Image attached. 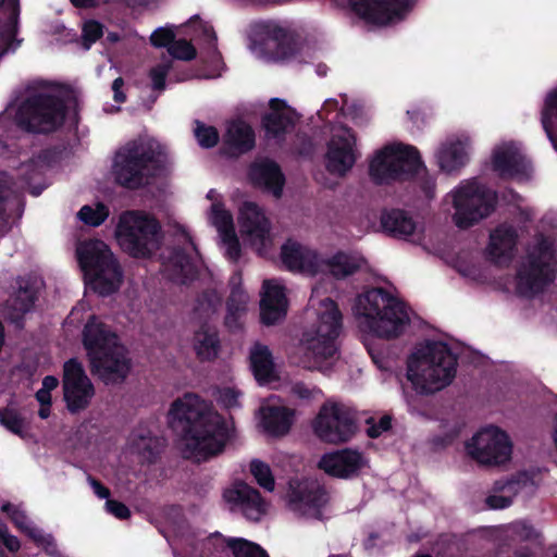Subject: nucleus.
Returning a JSON list of instances; mask_svg holds the SVG:
<instances>
[{"mask_svg": "<svg viewBox=\"0 0 557 557\" xmlns=\"http://www.w3.org/2000/svg\"><path fill=\"white\" fill-rule=\"evenodd\" d=\"M170 418L183 432L187 447L198 461L222 453L230 440L224 418L212 411L198 395L188 393L173 401Z\"/></svg>", "mask_w": 557, "mask_h": 557, "instance_id": "1", "label": "nucleus"}, {"mask_svg": "<svg viewBox=\"0 0 557 557\" xmlns=\"http://www.w3.org/2000/svg\"><path fill=\"white\" fill-rule=\"evenodd\" d=\"M82 343L91 372L104 384H120L126 380L132 370V359L111 326L97 315H90L82 332Z\"/></svg>", "mask_w": 557, "mask_h": 557, "instance_id": "2", "label": "nucleus"}, {"mask_svg": "<svg viewBox=\"0 0 557 557\" xmlns=\"http://www.w3.org/2000/svg\"><path fill=\"white\" fill-rule=\"evenodd\" d=\"M369 176L377 185L416 182L428 199L435 196L436 182L424 165L419 150L410 145H387L369 163Z\"/></svg>", "mask_w": 557, "mask_h": 557, "instance_id": "3", "label": "nucleus"}, {"mask_svg": "<svg viewBox=\"0 0 557 557\" xmlns=\"http://www.w3.org/2000/svg\"><path fill=\"white\" fill-rule=\"evenodd\" d=\"M164 147L154 139H136L121 147L114 157L115 183L129 190L146 187L165 168Z\"/></svg>", "mask_w": 557, "mask_h": 557, "instance_id": "4", "label": "nucleus"}, {"mask_svg": "<svg viewBox=\"0 0 557 557\" xmlns=\"http://www.w3.org/2000/svg\"><path fill=\"white\" fill-rule=\"evenodd\" d=\"M457 366L448 344L428 341L408 357L407 380L419 394H433L453 382Z\"/></svg>", "mask_w": 557, "mask_h": 557, "instance_id": "5", "label": "nucleus"}, {"mask_svg": "<svg viewBox=\"0 0 557 557\" xmlns=\"http://www.w3.org/2000/svg\"><path fill=\"white\" fill-rule=\"evenodd\" d=\"M355 310L361 327L380 338H397L410 323L405 304L383 288L359 295Z\"/></svg>", "mask_w": 557, "mask_h": 557, "instance_id": "6", "label": "nucleus"}, {"mask_svg": "<svg viewBox=\"0 0 557 557\" xmlns=\"http://www.w3.org/2000/svg\"><path fill=\"white\" fill-rule=\"evenodd\" d=\"M117 242L128 256L135 259H150L163 240L160 221L143 210L124 211L115 228Z\"/></svg>", "mask_w": 557, "mask_h": 557, "instance_id": "7", "label": "nucleus"}, {"mask_svg": "<svg viewBox=\"0 0 557 557\" xmlns=\"http://www.w3.org/2000/svg\"><path fill=\"white\" fill-rule=\"evenodd\" d=\"M76 255L94 292L106 297L119 290L123 272L117 259L103 240L89 239L79 243Z\"/></svg>", "mask_w": 557, "mask_h": 557, "instance_id": "8", "label": "nucleus"}, {"mask_svg": "<svg viewBox=\"0 0 557 557\" xmlns=\"http://www.w3.org/2000/svg\"><path fill=\"white\" fill-rule=\"evenodd\" d=\"M343 327V315L331 298L320 302L317 322L302 333L301 345L305 356L312 359L315 366L334 357L337 351L336 339Z\"/></svg>", "mask_w": 557, "mask_h": 557, "instance_id": "9", "label": "nucleus"}, {"mask_svg": "<svg viewBox=\"0 0 557 557\" xmlns=\"http://www.w3.org/2000/svg\"><path fill=\"white\" fill-rule=\"evenodd\" d=\"M66 104L64 100L51 94L36 92L28 95L15 112L16 126L28 134H51L65 121Z\"/></svg>", "mask_w": 557, "mask_h": 557, "instance_id": "10", "label": "nucleus"}, {"mask_svg": "<svg viewBox=\"0 0 557 557\" xmlns=\"http://www.w3.org/2000/svg\"><path fill=\"white\" fill-rule=\"evenodd\" d=\"M557 273V258L553 243L545 236L537 239L525 261L517 270V290L520 295L532 297L554 283Z\"/></svg>", "mask_w": 557, "mask_h": 557, "instance_id": "11", "label": "nucleus"}, {"mask_svg": "<svg viewBox=\"0 0 557 557\" xmlns=\"http://www.w3.org/2000/svg\"><path fill=\"white\" fill-rule=\"evenodd\" d=\"M497 193L476 181L461 184L454 193L453 205L456 210V226L467 230L494 212Z\"/></svg>", "mask_w": 557, "mask_h": 557, "instance_id": "12", "label": "nucleus"}, {"mask_svg": "<svg viewBox=\"0 0 557 557\" xmlns=\"http://www.w3.org/2000/svg\"><path fill=\"white\" fill-rule=\"evenodd\" d=\"M472 459L484 466H499L510 460L512 443L498 426L490 425L479 431L466 444Z\"/></svg>", "mask_w": 557, "mask_h": 557, "instance_id": "13", "label": "nucleus"}, {"mask_svg": "<svg viewBox=\"0 0 557 557\" xmlns=\"http://www.w3.org/2000/svg\"><path fill=\"white\" fill-rule=\"evenodd\" d=\"M354 413L342 404H324L313 423L317 436L323 442L339 444L348 442L356 432Z\"/></svg>", "mask_w": 557, "mask_h": 557, "instance_id": "14", "label": "nucleus"}, {"mask_svg": "<svg viewBox=\"0 0 557 557\" xmlns=\"http://www.w3.org/2000/svg\"><path fill=\"white\" fill-rule=\"evenodd\" d=\"M62 389L66 409L71 414L86 410L91 404L95 386L77 358H71L63 364Z\"/></svg>", "mask_w": 557, "mask_h": 557, "instance_id": "15", "label": "nucleus"}, {"mask_svg": "<svg viewBox=\"0 0 557 557\" xmlns=\"http://www.w3.org/2000/svg\"><path fill=\"white\" fill-rule=\"evenodd\" d=\"M243 240L259 256H265L273 246L271 223L255 202H244L238 215Z\"/></svg>", "mask_w": 557, "mask_h": 557, "instance_id": "16", "label": "nucleus"}, {"mask_svg": "<svg viewBox=\"0 0 557 557\" xmlns=\"http://www.w3.org/2000/svg\"><path fill=\"white\" fill-rule=\"evenodd\" d=\"M414 0H348L351 11L369 24L386 25L401 18Z\"/></svg>", "mask_w": 557, "mask_h": 557, "instance_id": "17", "label": "nucleus"}, {"mask_svg": "<svg viewBox=\"0 0 557 557\" xmlns=\"http://www.w3.org/2000/svg\"><path fill=\"white\" fill-rule=\"evenodd\" d=\"M343 131L344 134L331 137L325 154L327 171L338 176L346 175L357 161L356 134L347 126H344Z\"/></svg>", "mask_w": 557, "mask_h": 557, "instance_id": "18", "label": "nucleus"}, {"mask_svg": "<svg viewBox=\"0 0 557 557\" xmlns=\"http://www.w3.org/2000/svg\"><path fill=\"white\" fill-rule=\"evenodd\" d=\"M320 253L300 243L287 239L281 247V261L290 272L309 275L319 274L318 261Z\"/></svg>", "mask_w": 557, "mask_h": 557, "instance_id": "19", "label": "nucleus"}, {"mask_svg": "<svg viewBox=\"0 0 557 557\" xmlns=\"http://www.w3.org/2000/svg\"><path fill=\"white\" fill-rule=\"evenodd\" d=\"M226 503L238 508L251 521H258L264 513V502L260 492L245 482H237L223 493Z\"/></svg>", "mask_w": 557, "mask_h": 557, "instance_id": "20", "label": "nucleus"}, {"mask_svg": "<svg viewBox=\"0 0 557 557\" xmlns=\"http://www.w3.org/2000/svg\"><path fill=\"white\" fill-rule=\"evenodd\" d=\"M248 178L255 187L272 193L275 198L282 197L286 178L276 161L265 158L252 162L248 169Z\"/></svg>", "mask_w": 557, "mask_h": 557, "instance_id": "21", "label": "nucleus"}, {"mask_svg": "<svg viewBox=\"0 0 557 557\" xmlns=\"http://www.w3.org/2000/svg\"><path fill=\"white\" fill-rule=\"evenodd\" d=\"M327 502V494L323 486L317 482H297L290 485L289 506L295 511L302 513H321V509Z\"/></svg>", "mask_w": 557, "mask_h": 557, "instance_id": "22", "label": "nucleus"}, {"mask_svg": "<svg viewBox=\"0 0 557 557\" xmlns=\"http://www.w3.org/2000/svg\"><path fill=\"white\" fill-rule=\"evenodd\" d=\"M492 166L500 178H512L527 175L530 163L518 147L509 144L494 150Z\"/></svg>", "mask_w": 557, "mask_h": 557, "instance_id": "23", "label": "nucleus"}, {"mask_svg": "<svg viewBox=\"0 0 557 557\" xmlns=\"http://www.w3.org/2000/svg\"><path fill=\"white\" fill-rule=\"evenodd\" d=\"M263 50L271 59L284 61L294 58L298 53L297 41L285 28L267 24L263 26Z\"/></svg>", "mask_w": 557, "mask_h": 557, "instance_id": "24", "label": "nucleus"}, {"mask_svg": "<svg viewBox=\"0 0 557 557\" xmlns=\"http://www.w3.org/2000/svg\"><path fill=\"white\" fill-rule=\"evenodd\" d=\"M263 289L264 293L260 300V319L262 324L270 326L286 317L288 301L285 288L281 285L264 281Z\"/></svg>", "mask_w": 557, "mask_h": 557, "instance_id": "25", "label": "nucleus"}, {"mask_svg": "<svg viewBox=\"0 0 557 557\" xmlns=\"http://www.w3.org/2000/svg\"><path fill=\"white\" fill-rule=\"evenodd\" d=\"M320 467L332 476L348 479L357 474L363 467V457L358 450L345 448L324 455L320 461Z\"/></svg>", "mask_w": 557, "mask_h": 557, "instance_id": "26", "label": "nucleus"}, {"mask_svg": "<svg viewBox=\"0 0 557 557\" xmlns=\"http://www.w3.org/2000/svg\"><path fill=\"white\" fill-rule=\"evenodd\" d=\"M518 243L517 230L507 223L499 224L490 234L486 248L490 259L495 263L510 262Z\"/></svg>", "mask_w": 557, "mask_h": 557, "instance_id": "27", "label": "nucleus"}, {"mask_svg": "<svg viewBox=\"0 0 557 557\" xmlns=\"http://www.w3.org/2000/svg\"><path fill=\"white\" fill-rule=\"evenodd\" d=\"M380 226L384 234L397 239H407L414 234L417 223L412 215L399 208H384L380 213Z\"/></svg>", "mask_w": 557, "mask_h": 557, "instance_id": "28", "label": "nucleus"}, {"mask_svg": "<svg viewBox=\"0 0 557 557\" xmlns=\"http://www.w3.org/2000/svg\"><path fill=\"white\" fill-rule=\"evenodd\" d=\"M163 267L166 276L174 283L186 284L194 281L198 275V270L191 256L180 246L171 249Z\"/></svg>", "mask_w": 557, "mask_h": 557, "instance_id": "29", "label": "nucleus"}, {"mask_svg": "<svg viewBox=\"0 0 557 557\" xmlns=\"http://www.w3.org/2000/svg\"><path fill=\"white\" fill-rule=\"evenodd\" d=\"M224 148L234 156L251 151L256 146L253 128L243 120H234L228 123L223 136Z\"/></svg>", "mask_w": 557, "mask_h": 557, "instance_id": "30", "label": "nucleus"}, {"mask_svg": "<svg viewBox=\"0 0 557 557\" xmlns=\"http://www.w3.org/2000/svg\"><path fill=\"white\" fill-rule=\"evenodd\" d=\"M318 268L319 274H327L335 280H344L360 270V262L350 253L338 250L329 258H324L320 253Z\"/></svg>", "mask_w": 557, "mask_h": 557, "instance_id": "31", "label": "nucleus"}, {"mask_svg": "<svg viewBox=\"0 0 557 557\" xmlns=\"http://www.w3.org/2000/svg\"><path fill=\"white\" fill-rule=\"evenodd\" d=\"M193 349L201 362L215 360L221 349L218 330L208 323H202L194 333Z\"/></svg>", "mask_w": 557, "mask_h": 557, "instance_id": "32", "label": "nucleus"}, {"mask_svg": "<svg viewBox=\"0 0 557 557\" xmlns=\"http://www.w3.org/2000/svg\"><path fill=\"white\" fill-rule=\"evenodd\" d=\"M208 545L222 552L228 549L233 557H270L265 549L253 542L243 537H225L219 532L208 537Z\"/></svg>", "mask_w": 557, "mask_h": 557, "instance_id": "33", "label": "nucleus"}, {"mask_svg": "<svg viewBox=\"0 0 557 557\" xmlns=\"http://www.w3.org/2000/svg\"><path fill=\"white\" fill-rule=\"evenodd\" d=\"M250 369L257 382L269 383L274 379L273 355L267 345L255 343L249 351Z\"/></svg>", "mask_w": 557, "mask_h": 557, "instance_id": "34", "label": "nucleus"}, {"mask_svg": "<svg viewBox=\"0 0 557 557\" xmlns=\"http://www.w3.org/2000/svg\"><path fill=\"white\" fill-rule=\"evenodd\" d=\"M467 152L459 140L443 145L437 152V163L443 172L458 171L467 163Z\"/></svg>", "mask_w": 557, "mask_h": 557, "instance_id": "35", "label": "nucleus"}, {"mask_svg": "<svg viewBox=\"0 0 557 557\" xmlns=\"http://www.w3.org/2000/svg\"><path fill=\"white\" fill-rule=\"evenodd\" d=\"M296 124L295 114L264 113L261 117V126L265 136L271 139L284 140Z\"/></svg>", "mask_w": 557, "mask_h": 557, "instance_id": "36", "label": "nucleus"}, {"mask_svg": "<svg viewBox=\"0 0 557 557\" xmlns=\"http://www.w3.org/2000/svg\"><path fill=\"white\" fill-rule=\"evenodd\" d=\"M264 430L275 436L285 435L293 424V411L286 407H270L263 414Z\"/></svg>", "mask_w": 557, "mask_h": 557, "instance_id": "37", "label": "nucleus"}, {"mask_svg": "<svg viewBox=\"0 0 557 557\" xmlns=\"http://www.w3.org/2000/svg\"><path fill=\"white\" fill-rule=\"evenodd\" d=\"M1 510L5 512L13 524L22 532H24L28 537H30L37 544L51 543V536L42 535L37 529L29 527L28 518L24 511L20 510L17 507L12 505L11 503H5L2 505Z\"/></svg>", "mask_w": 557, "mask_h": 557, "instance_id": "38", "label": "nucleus"}, {"mask_svg": "<svg viewBox=\"0 0 557 557\" xmlns=\"http://www.w3.org/2000/svg\"><path fill=\"white\" fill-rule=\"evenodd\" d=\"M541 122L549 141L557 150V136L554 132V124L557 123V87L550 90L545 98Z\"/></svg>", "mask_w": 557, "mask_h": 557, "instance_id": "39", "label": "nucleus"}, {"mask_svg": "<svg viewBox=\"0 0 557 557\" xmlns=\"http://www.w3.org/2000/svg\"><path fill=\"white\" fill-rule=\"evenodd\" d=\"M10 14L4 22L0 23V40L8 47H12L18 32L20 2L9 0Z\"/></svg>", "mask_w": 557, "mask_h": 557, "instance_id": "40", "label": "nucleus"}, {"mask_svg": "<svg viewBox=\"0 0 557 557\" xmlns=\"http://www.w3.org/2000/svg\"><path fill=\"white\" fill-rule=\"evenodd\" d=\"M536 488L537 484L534 481V475L529 471L517 472L511 476V479L507 480L503 484L496 482L495 486V490L497 491H508L512 494H518L523 490H528L529 493L533 494Z\"/></svg>", "mask_w": 557, "mask_h": 557, "instance_id": "41", "label": "nucleus"}, {"mask_svg": "<svg viewBox=\"0 0 557 557\" xmlns=\"http://www.w3.org/2000/svg\"><path fill=\"white\" fill-rule=\"evenodd\" d=\"M18 283V289L13 297V308L21 313L29 312L37 298V289L28 282L21 280Z\"/></svg>", "mask_w": 557, "mask_h": 557, "instance_id": "42", "label": "nucleus"}, {"mask_svg": "<svg viewBox=\"0 0 557 557\" xmlns=\"http://www.w3.org/2000/svg\"><path fill=\"white\" fill-rule=\"evenodd\" d=\"M249 296L244 288L232 289L226 300V317L225 323L231 325L235 323L239 315L247 309Z\"/></svg>", "mask_w": 557, "mask_h": 557, "instance_id": "43", "label": "nucleus"}, {"mask_svg": "<svg viewBox=\"0 0 557 557\" xmlns=\"http://www.w3.org/2000/svg\"><path fill=\"white\" fill-rule=\"evenodd\" d=\"M109 216V209L106 205L99 202L96 208L88 205L83 206L78 211V218L86 225L97 227L101 225Z\"/></svg>", "mask_w": 557, "mask_h": 557, "instance_id": "44", "label": "nucleus"}, {"mask_svg": "<svg viewBox=\"0 0 557 557\" xmlns=\"http://www.w3.org/2000/svg\"><path fill=\"white\" fill-rule=\"evenodd\" d=\"M250 472L262 488L269 492L274 490L275 481L268 463L253 459L250 462Z\"/></svg>", "mask_w": 557, "mask_h": 557, "instance_id": "45", "label": "nucleus"}, {"mask_svg": "<svg viewBox=\"0 0 557 557\" xmlns=\"http://www.w3.org/2000/svg\"><path fill=\"white\" fill-rule=\"evenodd\" d=\"M0 424L15 435H23L24 419L15 408H0Z\"/></svg>", "mask_w": 557, "mask_h": 557, "instance_id": "46", "label": "nucleus"}, {"mask_svg": "<svg viewBox=\"0 0 557 557\" xmlns=\"http://www.w3.org/2000/svg\"><path fill=\"white\" fill-rule=\"evenodd\" d=\"M162 443L158 437H140L137 448L144 461L154 463L162 451Z\"/></svg>", "mask_w": 557, "mask_h": 557, "instance_id": "47", "label": "nucleus"}, {"mask_svg": "<svg viewBox=\"0 0 557 557\" xmlns=\"http://www.w3.org/2000/svg\"><path fill=\"white\" fill-rule=\"evenodd\" d=\"M64 150L65 148L61 145L41 149L29 160V163L35 165L40 164L47 168L52 166L61 161Z\"/></svg>", "mask_w": 557, "mask_h": 557, "instance_id": "48", "label": "nucleus"}, {"mask_svg": "<svg viewBox=\"0 0 557 557\" xmlns=\"http://www.w3.org/2000/svg\"><path fill=\"white\" fill-rule=\"evenodd\" d=\"M195 137L198 144L206 149L213 148L216 146L220 139L218 129L214 126H208L202 122L195 121Z\"/></svg>", "mask_w": 557, "mask_h": 557, "instance_id": "49", "label": "nucleus"}, {"mask_svg": "<svg viewBox=\"0 0 557 557\" xmlns=\"http://www.w3.org/2000/svg\"><path fill=\"white\" fill-rule=\"evenodd\" d=\"M103 36V25L96 20H88L82 28V46L89 50Z\"/></svg>", "mask_w": 557, "mask_h": 557, "instance_id": "50", "label": "nucleus"}, {"mask_svg": "<svg viewBox=\"0 0 557 557\" xmlns=\"http://www.w3.org/2000/svg\"><path fill=\"white\" fill-rule=\"evenodd\" d=\"M168 51L174 59L183 61H191L197 55L196 48L186 39L174 40Z\"/></svg>", "mask_w": 557, "mask_h": 557, "instance_id": "51", "label": "nucleus"}, {"mask_svg": "<svg viewBox=\"0 0 557 557\" xmlns=\"http://www.w3.org/2000/svg\"><path fill=\"white\" fill-rule=\"evenodd\" d=\"M367 435L370 438H377L384 432H387L392 429V418L387 414L381 417L379 421H375L373 418H369L367 420Z\"/></svg>", "mask_w": 557, "mask_h": 557, "instance_id": "52", "label": "nucleus"}, {"mask_svg": "<svg viewBox=\"0 0 557 557\" xmlns=\"http://www.w3.org/2000/svg\"><path fill=\"white\" fill-rule=\"evenodd\" d=\"M213 212V221L216 226L224 231L225 237L234 231L233 227V218L232 215L224 209L220 208L218 205L212 206Z\"/></svg>", "mask_w": 557, "mask_h": 557, "instance_id": "53", "label": "nucleus"}, {"mask_svg": "<svg viewBox=\"0 0 557 557\" xmlns=\"http://www.w3.org/2000/svg\"><path fill=\"white\" fill-rule=\"evenodd\" d=\"M175 40V33L170 28L159 27L150 36V44L156 48H169Z\"/></svg>", "mask_w": 557, "mask_h": 557, "instance_id": "54", "label": "nucleus"}, {"mask_svg": "<svg viewBox=\"0 0 557 557\" xmlns=\"http://www.w3.org/2000/svg\"><path fill=\"white\" fill-rule=\"evenodd\" d=\"M170 71V64L160 63L151 67L149 71V77L152 82V88L154 90H163L165 88L166 76Z\"/></svg>", "mask_w": 557, "mask_h": 557, "instance_id": "55", "label": "nucleus"}, {"mask_svg": "<svg viewBox=\"0 0 557 557\" xmlns=\"http://www.w3.org/2000/svg\"><path fill=\"white\" fill-rule=\"evenodd\" d=\"M106 509L109 513L120 520H125L131 517L129 508L124 503L116 499H108L106 502Z\"/></svg>", "mask_w": 557, "mask_h": 557, "instance_id": "56", "label": "nucleus"}, {"mask_svg": "<svg viewBox=\"0 0 557 557\" xmlns=\"http://www.w3.org/2000/svg\"><path fill=\"white\" fill-rule=\"evenodd\" d=\"M0 539L7 549L11 553H16L21 548L20 540L8 532L7 525H0Z\"/></svg>", "mask_w": 557, "mask_h": 557, "instance_id": "57", "label": "nucleus"}, {"mask_svg": "<svg viewBox=\"0 0 557 557\" xmlns=\"http://www.w3.org/2000/svg\"><path fill=\"white\" fill-rule=\"evenodd\" d=\"M512 496L490 495L486 497V505L491 509H505L511 506Z\"/></svg>", "mask_w": 557, "mask_h": 557, "instance_id": "58", "label": "nucleus"}, {"mask_svg": "<svg viewBox=\"0 0 557 557\" xmlns=\"http://www.w3.org/2000/svg\"><path fill=\"white\" fill-rule=\"evenodd\" d=\"M269 108H270V111L268 113H277V114H286V113H290V114H296L295 113V110L292 109L285 100L283 99H280V98H272L270 101H269Z\"/></svg>", "mask_w": 557, "mask_h": 557, "instance_id": "59", "label": "nucleus"}, {"mask_svg": "<svg viewBox=\"0 0 557 557\" xmlns=\"http://www.w3.org/2000/svg\"><path fill=\"white\" fill-rule=\"evenodd\" d=\"M225 242H227V255L233 260H238L240 257V245L238 242V238L236 237V234L234 231H232L231 234H228L227 237L224 236Z\"/></svg>", "mask_w": 557, "mask_h": 557, "instance_id": "60", "label": "nucleus"}, {"mask_svg": "<svg viewBox=\"0 0 557 557\" xmlns=\"http://www.w3.org/2000/svg\"><path fill=\"white\" fill-rule=\"evenodd\" d=\"M87 481L90 484V486L94 490V493L100 498V499H110L111 492L110 490L102 484L98 479L94 478L92 475L87 476Z\"/></svg>", "mask_w": 557, "mask_h": 557, "instance_id": "61", "label": "nucleus"}, {"mask_svg": "<svg viewBox=\"0 0 557 557\" xmlns=\"http://www.w3.org/2000/svg\"><path fill=\"white\" fill-rule=\"evenodd\" d=\"M515 533L523 541L532 540L535 535V530L531 524L525 522H518L513 525Z\"/></svg>", "mask_w": 557, "mask_h": 557, "instance_id": "62", "label": "nucleus"}, {"mask_svg": "<svg viewBox=\"0 0 557 557\" xmlns=\"http://www.w3.org/2000/svg\"><path fill=\"white\" fill-rule=\"evenodd\" d=\"M314 388H310L304 382H297L292 386L293 395L300 399H310L313 396Z\"/></svg>", "mask_w": 557, "mask_h": 557, "instance_id": "63", "label": "nucleus"}, {"mask_svg": "<svg viewBox=\"0 0 557 557\" xmlns=\"http://www.w3.org/2000/svg\"><path fill=\"white\" fill-rule=\"evenodd\" d=\"M124 81L122 77H116L112 83L113 99L115 102L122 103L126 100L125 94L122 91Z\"/></svg>", "mask_w": 557, "mask_h": 557, "instance_id": "64", "label": "nucleus"}]
</instances>
